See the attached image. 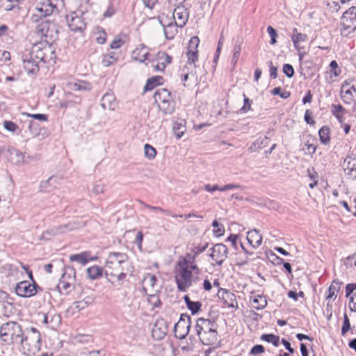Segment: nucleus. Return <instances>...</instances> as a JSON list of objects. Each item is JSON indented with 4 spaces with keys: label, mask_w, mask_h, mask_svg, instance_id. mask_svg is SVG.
Here are the masks:
<instances>
[{
    "label": "nucleus",
    "mask_w": 356,
    "mask_h": 356,
    "mask_svg": "<svg viewBox=\"0 0 356 356\" xmlns=\"http://www.w3.org/2000/svg\"><path fill=\"white\" fill-rule=\"evenodd\" d=\"M130 267L129 257L126 253L110 252L106 261L105 274L107 277H111L121 281L130 271Z\"/></svg>",
    "instance_id": "obj_1"
},
{
    "label": "nucleus",
    "mask_w": 356,
    "mask_h": 356,
    "mask_svg": "<svg viewBox=\"0 0 356 356\" xmlns=\"http://www.w3.org/2000/svg\"><path fill=\"white\" fill-rule=\"evenodd\" d=\"M199 42L200 40L198 37L194 36L191 38L188 43L186 54L188 62L181 70V81L185 87L191 86L197 81V76L195 72V62L198 59L197 47Z\"/></svg>",
    "instance_id": "obj_2"
},
{
    "label": "nucleus",
    "mask_w": 356,
    "mask_h": 356,
    "mask_svg": "<svg viewBox=\"0 0 356 356\" xmlns=\"http://www.w3.org/2000/svg\"><path fill=\"white\" fill-rule=\"evenodd\" d=\"M0 338L8 345L19 343L24 347L28 344V338L24 335L22 326L15 321L5 323L1 326Z\"/></svg>",
    "instance_id": "obj_3"
},
{
    "label": "nucleus",
    "mask_w": 356,
    "mask_h": 356,
    "mask_svg": "<svg viewBox=\"0 0 356 356\" xmlns=\"http://www.w3.org/2000/svg\"><path fill=\"white\" fill-rule=\"evenodd\" d=\"M195 328L196 334L204 345H213L218 341L217 325L215 321L199 318Z\"/></svg>",
    "instance_id": "obj_4"
},
{
    "label": "nucleus",
    "mask_w": 356,
    "mask_h": 356,
    "mask_svg": "<svg viewBox=\"0 0 356 356\" xmlns=\"http://www.w3.org/2000/svg\"><path fill=\"white\" fill-rule=\"evenodd\" d=\"M39 17V19H35L37 24L35 28V33L38 38H40V42H54L58 37V30L55 24L47 19V17L41 15L39 13L33 15L32 19Z\"/></svg>",
    "instance_id": "obj_5"
},
{
    "label": "nucleus",
    "mask_w": 356,
    "mask_h": 356,
    "mask_svg": "<svg viewBox=\"0 0 356 356\" xmlns=\"http://www.w3.org/2000/svg\"><path fill=\"white\" fill-rule=\"evenodd\" d=\"M178 274L175 277L177 288L180 291L185 292L192 285V272L188 270V262L186 258H182L177 264Z\"/></svg>",
    "instance_id": "obj_6"
},
{
    "label": "nucleus",
    "mask_w": 356,
    "mask_h": 356,
    "mask_svg": "<svg viewBox=\"0 0 356 356\" xmlns=\"http://www.w3.org/2000/svg\"><path fill=\"white\" fill-rule=\"evenodd\" d=\"M53 42H37L33 46L40 61L49 65L56 63L55 49Z\"/></svg>",
    "instance_id": "obj_7"
},
{
    "label": "nucleus",
    "mask_w": 356,
    "mask_h": 356,
    "mask_svg": "<svg viewBox=\"0 0 356 356\" xmlns=\"http://www.w3.org/2000/svg\"><path fill=\"white\" fill-rule=\"evenodd\" d=\"M22 67L28 75H35L40 70L39 63L41 62L35 51L33 46L29 51L22 56Z\"/></svg>",
    "instance_id": "obj_8"
},
{
    "label": "nucleus",
    "mask_w": 356,
    "mask_h": 356,
    "mask_svg": "<svg viewBox=\"0 0 356 356\" xmlns=\"http://www.w3.org/2000/svg\"><path fill=\"white\" fill-rule=\"evenodd\" d=\"M15 291L18 296L30 298L35 296L39 291H42V289L35 282L31 283L29 281H22L16 284Z\"/></svg>",
    "instance_id": "obj_9"
},
{
    "label": "nucleus",
    "mask_w": 356,
    "mask_h": 356,
    "mask_svg": "<svg viewBox=\"0 0 356 356\" xmlns=\"http://www.w3.org/2000/svg\"><path fill=\"white\" fill-rule=\"evenodd\" d=\"M191 324V317L187 314H182L179 321L174 325L175 336L184 339L188 334Z\"/></svg>",
    "instance_id": "obj_10"
},
{
    "label": "nucleus",
    "mask_w": 356,
    "mask_h": 356,
    "mask_svg": "<svg viewBox=\"0 0 356 356\" xmlns=\"http://www.w3.org/2000/svg\"><path fill=\"white\" fill-rule=\"evenodd\" d=\"M65 269L69 270V273L65 271L63 274L62 280H60L57 288L60 293L67 294L72 289V282L74 280L76 271L74 268L67 266Z\"/></svg>",
    "instance_id": "obj_11"
},
{
    "label": "nucleus",
    "mask_w": 356,
    "mask_h": 356,
    "mask_svg": "<svg viewBox=\"0 0 356 356\" xmlns=\"http://www.w3.org/2000/svg\"><path fill=\"white\" fill-rule=\"evenodd\" d=\"M341 24L346 30L354 31L356 29V6L350 8L343 14Z\"/></svg>",
    "instance_id": "obj_12"
},
{
    "label": "nucleus",
    "mask_w": 356,
    "mask_h": 356,
    "mask_svg": "<svg viewBox=\"0 0 356 356\" xmlns=\"http://www.w3.org/2000/svg\"><path fill=\"white\" fill-rule=\"evenodd\" d=\"M63 3V0H41L35 9L41 15L47 17L53 13L59 4Z\"/></svg>",
    "instance_id": "obj_13"
},
{
    "label": "nucleus",
    "mask_w": 356,
    "mask_h": 356,
    "mask_svg": "<svg viewBox=\"0 0 356 356\" xmlns=\"http://www.w3.org/2000/svg\"><path fill=\"white\" fill-rule=\"evenodd\" d=\"M211 258L216 261L218 266H221L224 261L227 258L228 249L222 243H217L211 248Z\"/></svg>",
    "instance_id": "obj_14"
},
{
    "label": "nucleus",
    "mask_w": 356,
    "mask_h": 356,
    "mask_svg": "<svg viewBox=\"0 0 356 356\" xmlns=\"http://www.w3.org/2000/svg\"><path fill=\"white\" fill-rule=\"evenodd\" d=\"M159 22L163 27L164 34L166 38L172 39L177 33L178 26L172 20L168 19L167 17H159Z\"/></svg>",
    "instance_id": "obj_15"
},
{
    "label": "nucleus",
    "mask_w": 356,
    "mask_h": 356,
    "mask_svg": "<svg viewBox=\"0 0 356 356\" xmlns=\"http://www.w3.org/2000/svg\"><path fill=\"white\" fill-rule=\"evenodd\" d=\"M168 330L167 321L163 318L158 319L152 330V337L156 340H161L167 334Z\"/></svg>",
    "instance_id": "obj_16"
},
{
    "label": "nucleus",
    "mask_w": 356,
    "mask_h": 356,
    "mask_svg": "<svg viewBox=\"0 0 356 356\" xmlns=\"http://www.w3.org/2000/svg\"><path fill=\"white\" fill-rule=\"evenodd\" d=\"M188 13L184 6H177L174 9L172 20L180 28L184 26L188 19Z\"/></svg>",
    "instance_id": "obj_17"
},
{
    "label": "nucleus",
    "mask_w": 356,
    "mask_h": 356,
    "mask_svg": "<svg viewBox=\"0 0 356 356\" xmlns=\"http://www.w3.org/2000/svg\"><path fill=\"white\" fill-rule=\"evenodd\" d=\"M219 293L221 296V298L223 302L227 305L228 307L237 309L238 308V302L236 299V296L234 293L230 292L229 291L224 289H221L219 291Z\"/></svg>",
    "instance_id": "obj_18"
},
{
    "label": "nucleus",
    "mask_w": 356,
    "mask_h": 356,
    "mask_svg": "<svg viewBox=\"0 0 356 356\" xmlns=\"http://www.w3.org/2000/svg\"><path fill=\"white\" fill-rule=\"evenodd\" d=\"M67 21L69 28L72 31H82V30L86 28V24L81 18L77 15L73 16L72 15L70 16H67Z\"/></svg>",
    "instance_id": "obj_19"
},
{
    "label": "nucleus",
    "mask_w": 356,
    "mask_h": 356,
    "mask_svg": "<svg viewBox=\"0 0 356 356\" xmlns=\"http://www.w3.org/2000/svg\"><path fill=\"white\" fill-rule=\"evenodd\" d=\"M68 225L65 224L63 225L52 227L45 232H44L41 236L43 239L49 240L51 237L60 235L65 232L68 228Z\"/></svg>",
    "instance_id": "obj_20"
},
{
    "label": "nucleus",
    "mask_w": 356,
    "mask_h": 356,
    "mask_svg": "<svg viewBox=\"0 0 356 356\" xmlns=\"http://www.w3.org/2000/svg\"><path fill=\"white\" fill-rule=\"evenodd\" d=\"M147 49V47L143 44H139L131 54V57L134 60H138L140 63H144L145 60H149V56L150 54L147 52H143V51Z\"/></svg>",
    "instance_id": "obj_21"
},
{
    "label": "nucleus",
    "mask_w": 356,
    "mask_h": 356,
    "mask_svg": "<svg viewBox=\"0 0 356 356\" xmlns=\"http://www.w3.org/2000/svg\"><path fill=\"white\" fill-rule=\"evenodd\" d=\"M247 240L253 248H257L261 245L262 236L257 229H254L248 232Z\"/></svg>",
    "instance_id": "obj_22"
},
{
    "label": "nucleus",
    "mask_w": 356,
    "mask_h": 356,
    "mask_svg": "<svg viewBox=\"0 0 356 356\" xmlns=\"http://www.w3.org/2000/svg\"><path fill=\"white\" fill-rule=\"evenodd\" d=\"M95 259L91 257L90 252L85 251L80 254H74L70 256V260L71 261H76L84 266L90 261H93Z\"/></svg>",
    "instance_id": "obj_23"
},
{
    "label": "nucleus",
    "mask_w": 356,
    "mask_h": 356,
    "mask_svg": "<svg viewBox=\"0 0 356 356\" xmlns=\"http://www.w3.org/2000/svg\"><path fill=\"white\" fill-rule=\"evenodd\" d=\"M7 158L11 162L15 163L16 164H20L24 161V156L22 153L15 148H8L7 149Z\"/></svg>",
    "instance_id": "obj_24"
},
{
    "label": "nucleus",
    "mask_w": 356,
    "mask_h": 356,
    "mask_svg": "<svg viewBox=\"0 0 356 356\" xmlns=\"http://www.w3.org/2000/svg\"><path fill=\"white\" fill-rule=\"evenodd\" d=\"M115 97L113 93L107 92L104 95L101 99V106L105 109L114 110Z\"/></svg>",
    "instance_id": "obj_25"
},
{
    "label": "nucleus",
    "mask_w": 356,
    "mask_h": 356,
    "mask_svg": "<svg viewBox=\"0 0 356 356\" xmlns=\"http://www.w3.org/2000/svg\"><path fill=\"white\" fill-rule=\"evenodd\" d=\"M171 93L166 88H160L155 91L154 98L157 105L171 98Z\"/></svg>",
    "instance_id": "obj_26"
},
{
    "label": "nucleus",
    "mask_w": 356,
    "mask_h": 356,
    "mask_svg": "<svg viewBox=\"0 0 356 356\" xmlns=\"http://www.w3.org/2000/svg\"><path fill=\"white\" fill-rule=\"evenodd\" d=\"M356 168V157L347 156L343 161V170L346 175L349 176L353 174L354 168Z\"/></svg>",
    "instance_id": "obj_27"
},
{
    "label": "nucleus",
    "mask_w": 356,
    "mask_h": 356,
    "mask_svg": "<svg viewBox=\"0 0 356 356\" xmlns=\"http://www.w3.org/2000/svg\"><path fill=\"white\" fill-rule=\"evenodd\" d=\"M184 300L187 308L191 312L193 315L197 314L201 310L202 306L201 302L192 301L187 295L184 296Z\"/></svg>",
    "instance_id": "obj_28"
},
{
    "label": "nucleus",
    "mask_w": 356,
    "mask_h": 356,
    "mask_svg": "<svg viewBox=\"0 0 356 356\" xmlns=\"http://www.w3.org/2000/svg\"><path fill=\"white\" fill-rule=\"evenodd\" d=\"M161 111L165 115L172 114L175 109V102L172 99V97L170 98L167 101H165L158 105Z\"/></svg>",
    "instance_id": "obj_29"
},
{
    "label": "nucleus",
    "mask_w": 356,
    "mask_h": 356,
    "mask_svg": "<svg viewBox=\"0 0 356 356\" xmlns=\"http://www.w3.org/2000/svg\"><path fill=\"white\" fill-rule=\"evenodd\" d=\"M172 56L167 54L165 51H159L155 56L156 62H158L161 66V68L164 70L168 65L172 63Z\"/></svg>",
    "instance_id": "obj_30"
},
{
    "label": "nucleus",
    "mask_w": 356,
    "mask_h": 356,
    "mask_svg": "<svg viewBox=\"0 0 356 356\" xmlns=\"http://www.w3.org/2000/svg\"><path fill=\"white\" fill-rule=\"evenodd\" d=\"M70 88L74 91H90L92 86L89 82L85 81H78L74 83H69Z\"/></svg>",
    "instance_id": "obj_31"
},
{
    "label": "nucleus",
    "mask_w": 356,
    "mask_h": 356,
    "mask_svg": "<svg viewBox=\"0 0 356 356\" xmlns=\"http://www.w3.org/2000/svg\"><path fill=\"white\" fill-rule=\"evenodd\" d=\"M307 39L306 34L299 33L296 28L293 29V34L291 35V40L296 49H299L298 43L300 42H305Z\"/></svg>",
    "instance_id": "obj_32"
},
{
    "label": "nucleus",
    "mask_w": 356,
    "mask_h": 356,
    "mask_svg": "<svg viewBox=\"0 0 356 356\" xmlns=\"http://www.w3.org/2000/svg\"><path fill=\"white\" fill-rule=\"evenodd\" d=\"M356 92V88L353 85L341 92V97L345 104H350L353 100V93Z\"/></svg>",
    "instance_id": "obj_33"
},
{
    "label": "nucleus",
    "mask_w": 356,
    "mask_h": 356,
    "mask_svg": "<svg viewBox=\"0 0 356 356\" xmlns=\"http://www.w3.org/2000/svg\"><path fill=\"white\" fill-rule=\"evenodd\" d=\"M103 269L98 266H92L87 269V274L90 280H97L102 277Z\"/></svg>",
    "instance_id": "obj_34"
},
{
    "label": "nucleus",
    "mask_w": 356,
    "mask_h": 356,
    "mask_svg": "<svg viewBox=\"0 0 356 356\" xmlns=\"http://www.w3.org/2000/svg\"><path fill=\"white\" fill-rule=\"evenodd\" d=\"M252 303L254 304L252 305L254 309L257 310H261L266 307L267 300L264 296L257 295L252 298Z\"/></svg>",
    "instance_id": "obj_35"
},
{
    "label": "nucleus",
    "mask_w": 356,
    "mask_h": 356,
    "mask_svg": "<svg viewBox=\"0 0 356 356\" xmlns=\"http://www.w3.org/2000/svg\"><path fill=\"white\" fill-rule=\"evenodd\" d=\"M163 77L160 76H152L147 79L146 84L144 87V91H149L153 90L156 86L161 83Z\"/></svg>",
    "instance_id": "obj_36"
},
{
    "label": "nucleus",
    "mask_w": 356,
    "mask_h": 356,
    "mask_svg": "<svg viewBox=\"0 0 356 356\" xmlns=\"http://www.w3.org/2000/svg\"><path fill=\"white\" fill-rule=\"evenodd\" d=\"M330 128L327 126L322 127L318 131V136L320 138V141L324 144L327 145L330 142Z\"/></svg>",
    "instance_id": "obj_37"
},
{
    "label": "nucleus",
    "mask_w": 356,
    "mask_h": 356,
    "mask_svg": "<svg viewBox=\"0 0 356 356\" xmlns=\"http://www.w3.org/2000/svg\"><path fill=\"white\" fill-rule=\"evenodd\" d=\"M94 301V298L91 296H88L83 300L75 302L74 306L79 311L83 310L91 305Z\"/></svg>",
    "instance_id": "obj_38"
},
{
    "label": "nucleus",
    "mask_w": 356,
    "mask_h": 356,
    "mask_svg": "<svg viewBox=\"0 0 356 356\" xmlns=\"http://www.w3.org/2000/svg\"><path fill=\"white\" fill-rule=\"evenodd\" d=\"M260 339L268 343H272L274 346H278L280 337L274 334H263Z\"/></svg>",
    "instance_id": "obj_39"
},
{
    "label": "nucleus",
    "mask_w": 356,
    "mask_h": 356,
    "mask_svg": "<svg viewBox=\"0 0 356 356\" xmlns=\"http://www.w3.org/2000/svg\"><path fill=\"white\" fill-rule=\"evenodd\" d=\"M208 243H205L202 245H199L195 246V248L193 250V254H187V257L191 258L193 261H195V258L197 257L198 254L202 253L206 250V249L208 248Z\"/></svg>",
    "instance_id": "obj_40"
},
{
    "label": "nucleus",
    "mask_w": 356,
    "mask_h": 356,
    "mask_svg": "<svg viewBox=\"0 0 356 356\" xmlns=\"http://www.w3.org/2000/svg\"><path fill=\"white\" fill-rule=\"evenodd\" d=\"M340 282H337L334 281L330 286L328 289V294L326 296V299H330L333 296H337L336 293H338L340 289Z\"/></svg>",
    "instance_id": "obj_41"
},
{
    "label": "nucleus",
    "mask_w": 356,
    "mask_h": 356,
    "mask_svg": "<svg viewBox=\"0 0 356 356\" xmlns=\"http://www.w3.org/2000/svg\"><path fill=\"white\" fill-rule=\"evenodd\" d=\"M344 111L343 107L341 104H332L331 107V112L339 122H343V117L340 115Z\"/></svg>",
    "instance_id": "obj_42"
},
{
    "label": "nucleus",
    "mask_w": 356,
    "mask_h": 356,
    "mask_svg": "<svg viewBox=\"0 0 356 356\" xmlns=\"http://www.w3.org/2000/svg\"><path fill=\"white\" fill-rule=\"evenodd\" d=\"M145 156L148 159L152 160L155 158L156 150L154 147L149 144H145L144 146Z\"/></svg>",
    "instance_id": "obj_43"
},
{
    "label": "nucleus",
    "mask_w": 356,
    "mask_h": 356,
    "mask_svg": "<svg viewBox=\"0 0 356 356\" xmlns=\"http://www.w3.org/2000/svg\"><path fill=\"white\" fill-rule=\"evenodd\" d=\"M241 44L240 43H236L234 47V49H233V56H232V64L233 65V66H236L237 62H238V60L239 58V56H240V54H241Z\"/></svg>",
    "instance_id": "obj_44"
},
{
    "label": "nucleus",
    "mask_w": 356,
    "mask_h": 356,
    "mask_svg": "<svg viewBox=\"0 0 356 356\" xmlns=\"http://www.w3.org/2000/svg\"><path fill=\"white\" fill-rule=\"evenodd\" d=\"M271 94L273 95H279L282 99H286L289 98L291 95V92L289 91H284L282 92V88L280 87H275L271 90Z\"/></svg>",
    "instance_id": "obj_45"
},
{
    "label": "nucleus",
    "mask_w": 356,
    "mask_h": 356,
    "mask_svg": "<svg viewBox=\"0 0 356 356\" xmlns=\"http://www.w3.org/2000/svg\"><path fill=\"white\" fill-rule=\"evenodd\" d=\"M212 226L214 227L213 234L217 236H222L225 233V228L222 225H220L216 220L212 222Z\"/></svg>",
    "instance_id": "obj_46"
},
{
    "label": "nucleus",
    "mask_w": 356,
    "mask_h": 356,
    "mask_svg": "<svg viewBox=\"0 0 356 356\" xmlns=\"http://www.w3.org/2000/svg\"><path fill=\"white\" fill-rule=\"evenodd\" d=\"M350 329V323L348 315H343V323L341 327V334L345 335Z\"/></svg>",
    "instance_id": "obj_47"
},
{
    "label": "nucleus",
    "mask_w": 356,
    "mask_h": 356,
    "mask_svg": "<svg viewBox=\"0 0 356 356\" xmlns=\"http://www.w3.org/2000/svg\"><path fill=\"white\" fill-rule=\"evenodd\" d=\"M22 115L42 122H46L48 120V116L46 114L42 113L31 114L29 113H23Z\"/></svg>",
    "instance_id": "obj_48"
},
{
    "label": "nucleus",
    "mask_w": 356,
    "mask_h": 356,
    "mask_svg": "<svg viewBox=\"0 0 356 356\" xmlns=\"http://www.w3.org/2000/svg\"><path fill=\"white\" fill-rule=\"evenodd\" d=\"M3 127L8 131L15 133L18 129V126L12 121L5 120L3 122Z\"/></svg>",
    "instance_id": "obj_49"
},
{
    "label": "nucleus",
    "mask_w": 356,
    "mask_h": 356,
    "mask_svg": "<svg viewBox=\"0 0 356 356\" xmlns=\"http://www.w3.org/2000/svg\"><path fill=\"white\" fill-rule=\"evenodd\" d=\"M157 282V278L155 275L149 274L144 278V282L147 286L153 288Z\"/></svg>",
    "instance_id": "obj_50"
},
{
    "label": "nucleus",
    "mask_w": 356,
    "mask_h": 356,
    "mask_svg": "<svg viewBox=\"0 0 356 356\" xmlns=\"http://www.w3.org/2000/svg\"><path fill=\"white\" fill-rule=\"evenodd\" d=\"M282 71L288 78H291L294 75V69L291 64H284Z\"/></svg>",
    "instance_id": "obj_51"
},
{
    "label": "nucleus",
    "mask_w": 356,
    "mask_h": 356,
    "mask_svg": "<svg viewBox=\"0 0 356 356\" xmlns=\"http://www.w3.org/2000/svg\"><path fill=\"white\" fill-rule=\"evenodd\" d=\"M243 97H244V105L240 109L241 113H245L251 109L252 101L248 97H247L245 94H243Z\"/></svg>",
    "instance_id": "obj_52"
},
{
    "label": "nucleus",
    "mask_w": 356,
    "mask_h": 356,
    "mask_svg": "<svg viewBox=\"0 0 356 356\" xmlns=\"http://www.w3.org/2000/svg\"><path fill=\"white\" fill-rule=\"evenodd\" d=\"M267 32L270 37V43L271 44H275L277 42L276 38L277 37V33L275 29H273L271 26H268L267 28Z\"/></svg>",
    "instance_id": "obj_53"
},
{
    "label": "nucleus",
    "mask_w": 356,
    "mask_h": 356,
    "mask_svg": "<svg viewBox=\"0 0 356 356\" xmlns=\"http://www.w3.org/2000/svg\"><path fill=\"white\" fill-rule=\"evenodd\" d=\"M331 72L334 76H338L341 74V70L339 67L338 63L336 60H332L330 63Z\"/></svg>",
    "instance_id": "obj_54"
},
{
    "label": "nucleus",
    "mask_w": 356,
    "mask_h": 356,
    "mask_svg": "<svg viewBox=\"0 0 356 356\" xmlns=\"http://www.w3.org/2000/svg\"><path fill=\"white\" fill-rule=\"evenodd\" d=\"M115 61L113 55H105L102 59V63L104 67H108Z\"/></svg>",
    "instance_id": "obj_55"
},
{
    "label": "nucleus",
    "mask_w": 356,
    "mask_h": 356,
    "mask_svg": "<svg viewBox=\"0 0 356 356\" xmlns=\"http://www.w3.org/2000/svg\"><path fill=\"white\" fill-rule=\"evenodd\" d=\"M38 129H39V125L37 122L32 121V120L29 122V129L30 132L31 133V134H33V136L34 137H35L38 135Z\"/></svg>",
    "instance_id": "obj_56"
},
{
    "label": "nucleus",
    "mask_w": 356,
    "mask_h": 356,
    "mask_svg": "<svg viewBox=\"0 0 356 356\" xmlns=\"http://www.w3.org/2000/svg\"><path fill=\"white\" fill-rule=\"evenodd\" d=\"M255 141L257 143H258L257 147H259V149H262V148L268 146V143H269V138L266 136H265L264 138L260 137L258 139H257Z\"/></svg>",
    "instance_id": "obj_57"
},
{
    "label": "nucleus",
    "mask_w": 356,
    "mask_h": 356,
    "mask_svg": "<svg viewBox=\"0 0 356 356\" xmlns=\"http://www.w3.org/2000/svg\"><path fill=\"white\" fill-rule=\"evenodd\" d=\"M264 352V347L262 345L258 344L254 346L251 350L250 354L253 355H257Z\"/></svg>",
    "instance_id": "obj_58"
},
{
    "label": "nucleus",
    "mask_w": 356,
    "mask_h": 356,
    "mask_svg": "<svg viewBox=\"0 0 356 356\" xmlns=\"http://www.w3.org/2000/svg\"><path fill=\"white\" fill-rule=\"evenodd\" d=\"M30 331L32 332L31 339L37 343H40L41 336L40 332L35 327H31Z\"/></svg>",
    "instance_id": "obj_59"
},
{
    "label": "nucleus",
    "mask_w": 356,
    "mask_h": 356,
    "mask_svg": "<svg viewBox=\"0 0 356 356\" xmlns=\"http://www.w3.org/2000/svg\"><path fill=\"white\" fill-rule=\"evenodd\" d=\"M10 300H12V298L10 297L9 294L0 289V302L10 303Z\"/></svg>",
    "instance_id": "obj_60"
},
{
    "label": "nucleus",
    "mask_w": 356,
    "mask_h": 356,
    "mask_svg": "<svg viewBox=\"0 0 356 356\" xmlns=\"http://www.w3.org/2000/svg\"><path fill=\"white\" fill-rule=\"evenodd\" d=\"M11 11L13 10V6H10L7 0H0V10Z\"/></svg>",
    "instance_id": "obj_61"
},
{
    "label": "nucleus",
    "mask_w": 356,
    "mask_h": 356,
    "mask_svg": "<svg viewBox=\"0 0 356 356\" xmlns=\"http://www.w3.org/2000/svg\"><path fill=\"white\" fill-rule=\"evenodd\" d=\"M104 184H102L101 183H97L94 185L92 191L95 195H98V194L104 193Z\"/></svg>",
    "instance_id": "obj_62"
},
{
    "label": "nucleus",
    "mask_w": 356,
    "mask_h": 356,
    "mask_svg": "<svg viewBox=\"0 0 356 356\" xmlns=\"http://www.w3.org/2000/svg\"><path fill=\"white\" fill-rule=\"evenodd\" d=\"M307 172V176L312 181H318V175L314 168H308Z\"/></svg>",
    "instance_id": "obj_63"
},
{
    "label": "nucleus",
    "mask_w": 356,
    "mask_h": 356,
    "mask_svg": "<svg viewBox=\"0 0 356 356\" xmlns=\"http://www.w3.org/2000/svg\"><path fill=\"white\" fill-rule=\"evenodd\" d=\"M349 308L352 312H356V293L350 297Z\"/></svg>",
    "instance_id": "obj_64"
}]
</instances>
